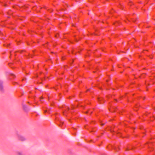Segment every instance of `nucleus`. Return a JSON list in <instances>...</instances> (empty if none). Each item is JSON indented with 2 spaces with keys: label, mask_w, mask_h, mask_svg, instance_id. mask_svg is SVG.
Wrapping results in <instances>:
<instances>
[{
  "label": "nucleus",
  "mask_w": 155,
  "mask_h": 155,
  "mask_svg": "<svg viewBox=\"0 0 155 155\" xmlns=\"http://www.w3.org/2000/svg\"><path fill=\"white\" fill-rule=\"evenodd\" d=\"M152 145V143H147L146 145V146H147V147L149 148H150L151 145Z\"/></svg>",
  "instance_id": "nucleus-4"
},
{
  "label": "nucleus",
  "mask_w": 155,
  "mask_h": 155,
  "mask_svg": "<svg viewBox=\"0 0 155 155\" xmlns=\"http://www.w3.org/2000/svg\"><path fill=\"white\" fill-rule=\"evenodd\" d=\"M2 83H3L2 82V81H0V90L1 91H2V90H3V86L2 85Z\"/></svg>",
  "instance_id": "nucleus-1"
},
{
  "label": "nucleus",
  "mask_w": 155,
  "mask_h": 155,
  "mask_svg": "<svg viewBox=\"0 0 155 155\" xmlns=\"http://www.w3.org/2000/svg\"><path fill=\"white\" fill-rule=\"evenodd\" d=\"M19 139L21 141H24L25 140V137L22 136H20L19 137Z\"/></svg>",
  "instance_id": "nucleus-2"
},
{
  "label": "nucleus",
  "mask_w": 155,
  "mask_h": 155,
  "mask_svg": "<svg viewBox=\"0 0 155 155\" xmlns=\"http://www.w3.org/2000/svg\"><path fill=\"white\" fill-rule=\"evenodd\" d=\"M17 61H16V58H15V60L14 61V63H13V64H12V63H10V64H11V65H14L15 64V63H17Z\"/></svg>",
  "instance_id": "nucleus-6"
},
{
  "label": "nucleus",
  "mask_w": 155,
  "mask_h": 155,
  "mask_svg": "<svg viewBox=\"0 0 155 155\" xmlns=\"http://www.w3.org/2000/svg\"><path fill=\"white\" fill-rule=\"evenodd\" d=\"M23 108L25 110V111H27V106L25 105H23Z\"/></svg>",
  "instance_id": "nucleus-5"
},
{
  "label": "nucleus",
  "mask_w": 155,
  "mask_h": 155,
  "mask_svg": "<svg viewBox=\"0 0 155 155\" xmlns=\"http://www.w3.org/2000/svg\"><path fill=\"white\" fill-rule=\"evenodd\" d=\"M89 90H89H89H87V91H89Z\"/></svg>",
  "instance_id": "nucleus-14"
},
{
  "label": "nucleus",
  "mask_w": 155,
  "mask_h": 155,
  "mask_svg": "<svg viewBox=\"0 0 155 155\" xmlns=\"http://www.w3.org/2000/svg\"><path fill=\"white\" fill-rule=\"evenodd\" d=\"M68 110H69V108H68Z\"/></svg>",
  "instance_id": "nucleus-12"
},
{
  "label": "nucleus",
  "mask_w": 155,
  "mask_h": 155,
  "mask_svg": "<svg viewBox=\"0 0 155 155\" xmlns=\"http://www.w3.org/2000/svg\"><path fill=\"white\" fill-rule=\"evenodd\" d=\"M104 125V124H101V125Z\"/></svg>",
  "instance_id": "nucleus-11"
},
{
  "label": "nucleus",
  "mask_w": 155,
  "mask_h": 155,
  "mask_svg": "<svg viewBox=\"0 0 155 155\" xmlns=\"http://www.w3.org/2000/svg\"><path fill=\"white\" fill-rule=\"evenodd\" d=\"M29 57H32V55H29Z\"/></svg>",
  "instance_id": "nucleus-9"
},
{
  "label": "nucleus",
  "mask_w": 155,
  "mask_h": 155,
  "mask_svg": "<svg viewBox=\"0 0 155 155\" xmlns=\"http://www.w3.org/2000/svg\"><path fill=\"white\" fill-rule=\"evenodd\" d=\"M16 55V53H14L12 51L11 52V55H10V58H11L13 57V55L14 56H15Z\"/></svg>",
  "instance_id": "nucleus-3"
},
{
  "label": "nucleus",
  "mask_w": 155,
  "mask_h": 155,
  "mask_svg": "<svg viewBox=\"0 0 155 155\" xmlns=\"http://www.w3.org/2000/svg\"><path fill=\"white\" fill-rule=\"evenodd\" d=\"M26 80V78L25 77H24L23 78H22V82H23L24 81H25Z\"/></svg>",
  "instance_id": "nucleus-7"
},
{
  "label": "nucleus",
  "mask_w": 155,
  "mask_h": 155,
  "mask_svg": "<svg viewBox=\"0 0 155 155\" xmlns=\"http://www.w3.org/2000/svg\"><path fill=\"white\" fill-rule=\"evenodd\" d=\"M40 101L42 102V100L41 99H40Z\"/></svg>",
  "instance_id": "nucleus-13"
},
{
  "label": "nucleus",
  "mask_w": 155,
  "mask_h": 155,
  "mask_svg": "<svg viewBox=\"0 0 155 155\" xmlns=\"http://www.w3.org/2000/svg\"><path fill=\"white\" fill-rule=\"evenodd\" d=\"M36 77H39V75H36Z\"/></svg>",
  "instance_id": "nucleus-10"
},
{
  "label": "nucleus",
  "mask_w": 155,
  "mask_h": 155,
  "mask_svg": "<svg viewBox=\"0 0 155 155\" xmlns=\"http://www.w3.org/2000/svg\"><path fill=\"white\" fill-rule=\"evenodd\" d=\"M40 79H41L42 81V82H41V83H43V79H44V78H41V77H40Z\"/></svg>",
  "instance_id": "nucleus-8"
}]
</instances>
